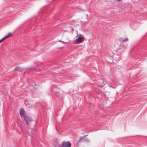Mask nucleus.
I'll return each instance as SVG.
<instances>
[{"label":"nucleus","instance_id":"1","mask_svg":"<svg viewBox=\"0 0 147 147\" xmlns=\"http://www.w3.org/2000/svg\"><path fill=\"white\" fill-rule=\"evenodd\" d=\"M84 38L83 37L80 36L74 41V43L75 44H79L84 40Z\"/></svg>","mask_w":147,"mask_h":147},{"label":"nucleus","instance_id":"2","mask_svg":"<svg viewBox=\"0 0 147 147\" xmlns=\"http://www.w3.org/2000/svg\"><path fill=\"white\" fill-rule=\"evenodd\" d=\"M71 144L68 142H64L62 144V147H70Z\"/></svg>","mask_w":147,"mask_h":147},{"label":"nucleus","instance_id":"3","mask_svg":"<svg viewBox=\"0 0 147 147\" xmlns=\"http://www.w3.org/2000/svg\"><path fill=\"white\" fill-rule=\"evenodd\" d=\"M23 118H24V120L26 121V124L28 125V122H31L32 121V119H31L27 117L26 115L24 116V117Z\"/></svg>","mask_w":147,"mask_h":147},{"label":"nucleus","instance_id":"4","mask_svg":"<svg viewBox=\"0 0 147 147\" xmlns=\"http://www.w3.org/2000/svg\"><path fill=\"white\" fill-rule=\"evenodd\" d=\"M20 116L22 117H23L24 116H26V113L24 109H20Z\"/></svg>","mask_w":147,"mask_h":147},{"label":"nucleus","instance_id":"5","mask_svg":"<svg viewBox=\"0 0 147 147\" xmlns=\"http://www.w3.org/2000/svg\"><path fill=\"white\" fill-rule=\"evenodd\" d=\"M120 41L121 42H125L126 41H127L128 40V39L127 38H121L119 39Z\"/></svg>","mask_w":147,"mask_h":147},{"label":"nucleus","instance_id":"6","mask_svg":"<svg viewBox=\"0 0 147 147\" xmlns=\"http://www.w3.org/2000/svg\"><path fill=\"white\" fill-rule=\"evenodd\" d=\"M25 105H27L28 107H33L32 105L31 104H30V103H28V102H27V101H25Z\"/></svg>","mask_w":147,"mask_h":147},{"label":"nucleus","instance_id":"7","mask_svg":"<svg viewBox=\"0 0 147 147\" xmlns=\"http://www.w3.org/2000/svg\"><path fill=\"white\" fill-rule=\"evenodd\" d=\"M12 36V34L11 33H8L7 35H6L5 37H4V38H7L10 37Z\"/></svg>","mask_w":147,"mask_h":147},{"label":"nucleus","instance_id":"8","mask_svg":"<svg viewBox=\"0 0 147 147\" xmlns=\"http://www.w3.org/2000/svg\"><path fill=\"white\" fill-rule=\"evenodd\" d=\"M84 138V137H80L79 141L78 142V143H79L80 142V141L82 140Z\"/></svg>","mask_w":147,"mask_h":147},{"label":"nucleus","instance_id":"9","mask_svg":"<svg viewBox=\"0 0 147 147\" xmlns=\"http://www.w3.org/2000/svg\"><path fill=\"white\" fill-rule=\"evenodd\" d=\"M5 39V38H4V37L3 38H2V39H0V42L2 41L3 40V39Z\"/></svg>","mask_w":147,"mask_h":147},{"label":"nucleus","instance_id":"10","mask_svg":"<svg viewBox=\"0 0 147 147\" xmlns=\"http://www.w3.org/2000/svg\"><path fill=\"white\" fill-rule=\"evenodd\" d=\"M61 43L63 44H65L66 43V42L62 41H61Z\"/></svg>","mask_w":147,"mask_h":147},{"label":"nucleus","instance_id":"11","mask_svg":"<svg viewBox=\"0 0 147 147\" xmlns=\"http://www.w3.org/2000/svg\"><path fill=\"white\" fill-rule=\"evenodd\" d=\"M118 56L117 55V57H116V58L117 59V60H118Z\"/></svg>","mask_w":147,"mask_h":147},{"label":"nucleus","instance_id":"12","mask_svg":"<svg viewBox=\"0 0 147 147\" xmlns=\"http://www.w3.org/2000/svg\"><path fill=\"white\" fill-rule=\"evenodd\" d=\"M117 0L118 1H122V0Z\"/></svg>","mask_w":147,"mask_h":147},{"label":"nucleus","instance_id":"13","mask_svg":"<svg viewBox=\"0 0 147 147\" xmlns=\"http://www.w3.org/2000/svg\"><path fill=\"white\" fill-rule=\"evenodd\" d=\"M86 17H87V19H88V14H87L86 15Z\"/></svg>","mask_w":147,"mask_h":147},{"label":"nucleus","instance_id":"14","mask_svg":"<svg viewBox=\"0 0 147 147\" xmlns=\"http://www.w3.org/2000/svg\"><path fill=\"white\" fill-rule=\"evenodd\" d=\"M87 135H85V136H83V137H84V138L85 137H86V136H87Z\"/></svg>","mask_w":147,"mask_h":147},{"label":"nucleus","instance_id":"15","mask_svg":"<svg viewBox=\"0 0 147 147\" xmlns=\"http://www.w3.org/2000/svg\"><path fill=\"white\" fill-rule=\"evenodd\" d=\"M100 87H103V86H99Z\"/></svg>","mask_w":147,"mask_h":147},{"label":"nucleus","instance_id":"16","mask_svg":"<svg viewBox=\"0 0 147 147\" xmlns=\"http://www.w3.org/2000/svg\"><path fill=\"white\" fill-rule=\"evenodd\" d=\"M59 42H61V41H61V40H59Z\"/></svg>","mask_w":147,"mask_h":147},{"label":"nucleus","instance_id":"17","mask_svg":"<svg viewBox=\"0 0 147 147\" xmlns=\"http://www.w3.org/2000/svg\"><path fill=\"white\" fill-rule=\"evenodd\" d=\"M125 48V46H124V47H123V48Z\"/></svg>","mask_w":147,"mask_h":147},{"label":"nucleus","instance_id":"18","mask_svg":"<svg viewBox=\"0 0 147 147\" xmlns=\"http://www.w3.org/2000/svg\"><path fill=\"white\" fill-rule=\"evenodd\" d=\"M120 49H122V48H120Z\"/></svg>","mask_w":147,"mask_h":147}]
</instances>
